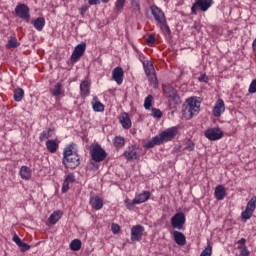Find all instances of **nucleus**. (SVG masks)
Here are the masks:
<instances>
[{
  "label": "nucleus",
  "mask_w": 256,
  "mask_h": 256,
  "mask_svg": "<svg viewBox=\"0 0 256 256\" xmlns=\"http://www.w3.org/2000/svg\"><path fill=\"white\" fill-rule=\"evenodd\" d=\"M200 109H201V106L186 107V110L190 115V119H193V117H195L196 115H199Z\"/></svg>",
  "instance_id": "34"
},
{
  "label": "nucleus",
  "mask_w": 256,
  "mask_h": 256,
  "mask_svg": "<svg viewBox=\"0 0 256 256\" xmlns=\"http://www.w3.org/2000/svg\"><path fill=\"white\" fill-rule=\"evenodd\" d=\"M248 92L251 94L256 93V79L252 80V82L250 83Z\"/></svg>",
  "instance_id": "46"
},
{
  "label": "nucleus",
  "mask_w": 256,
  "mask_h": 256,
  "mask_svg": "<svg viewBox=\"0 0 256 256\" xmlns=\"http://www.w3.org/2000/svg\"><path fill=\"white\" fill-rule=\"evenodd\" d=\"M256 209V196L252 197L246 205L245 211L242 212L241 217L244 221H249L253 217Z\"/></svg>",
  "instance_id": "4"
},
{
  "label": "nucleus",
  "mask_w": 256,
  "mask_h": 256,
  "mask_svg": "<svg viewBox=\"0 0 256 256\" xmlns=\"http://www.w3.org/2000/svg\"><path fill=\"white\" fill-rule=\"evenodd\" d=\"M185 213L178 212L171 218V226L173 229H178V231H181L185 225Z\"/></svg>",
  "instance_id": "9"
},
{
  "label": "nucleus",
  "mask_w": 256,
  "mask_h": 256,
  "mask_svg": "<svg viewBox=\"0 0 256 256\" xmlns=\"http://www.w3.org/2000/svg\"><path fill=\"white\" fill-rule=\"evenodd\" d=\"M23 97H25V91L23 90V88H17L14 91V101L19 103L20 101H23Z\"/></svg>",
  "instance_id": "33"
},
{
  "label": "nucleus",
  "mask_w": 256,
  "mask_h": 256,
  "mask_svg": "<svg viewBox=\"0 0 256 256\" xmlns=\"http://www.w3.org/2000/svg\"><path fill=\"white\" fill-rule=\"evenodd\" d=\"M19 175L24 181H29V179H31L32 177L31 168H29L28 166H22L20 168Z\"/></svg>",
  "instance_id": "24"
},
{
  "label": "nucleus",
  "mask_w": 256,
  "mask_h": 256,
  "mask_svg": "<svg viewBox=\"0 0 256 256\" xmlns=\"http://www.w3.org/2000/svg\"><path fill=\"white\" fill-rule=\"evenodd\" d=\"M15 13L19 19H23L24 21H29L31 17V9L27 4H18L15 7Z\"/></svg>",
  "instance_id": "5"
},
{
  "label": "nucleus",
  "mask_w": 256,
  "mask_h": 256,
  "mask_svg": "<svg viewBox=\"0 0 256 256\" xmlns=\"http://www.w3.org/2000/svg\"><path fill=\"white\" fill-rule=\"evenodd\" d=\"M194 149H195V143H193L192 141H189L186 146V151H194Z\"/></svg>",
  "instance_id": "53"
},
{
  "label": "nucleus",
  "mask_w": 256,
  "mask_h": 256,
  "mask_svg": "<svg viewBox=\"0 0 256 256\" xmlns=\"http://www.w3.org/2000/svg\"><path fill=\"white\" fill-rule=\"evenodd\" d=\"M81 240L79 239H74L70 243V249L71 251H79L81 249Z\"/></svg>",
  "instance_id": "35"
},
{
  "label": "nucleus",
  "mask_w": 256,
  "mask_h": 256,
  "mask_svg": "<svg viewBox=\"0 0 256 256\" xmlns=\"http://www.w3.org/2000/svg\"><path fill=\"white\" fill-rule=\"evenodd\" d=\"M238 249L240 251V256H249L251 255V252H249V249H247V246H238Z\"/></svg>",
  "instance_id": "43"
},
{
  "label": "nucleus",
  "mask_w": 256,
  "mask_h": 256,
  "mask_svg": "<svg viewBox=\"0 0 256 256\" xmlns=\"http://www.w3.org/2000/svg\"><path fill=\"white\" fill-rule=\"evenodd\" d=\"M149 199H151V192L143 191L134 198V203L141 205V203H145L146 201H149Z\"/></svg>",
  "instance_id": "20"
},
{
  "label": "nucleus",
  "mask_w": 256,
  "mask_h": 256,
  "mask_svg": "<svg viewBox=\"0 0 256 256\" xmlns=\"http://www.w3.org/2000/svg\"><path fill=\"white\" fill-rule=\"evenodd\" d=\"M131 6L134 11L141 13V4L139 3V0H131Z\"/></svg>",
  "instance_id": "41"
},
{
  "label": "nucleus",
  "mask_w": 256,
  "mask_h": 256,
  "mask_svg": "<svg viewBox=\"0 0 256 256\" xmlns=\"http://www.w3.org/2000/svg\"><path fill=\"white\" fill-rule=\"evenodd\" d=\"M177 136V127L168 128L158 135L154 136L150 141L146 142L144 147L146 149H153L155 145H163V143H167L169 141H173Z\"/></svg>",
  "instance_id": "1"
},
{
  "label": "nucleus",
  "mask_w": 256,
  "mask_h": 256,
  "mask_svg": "<svg viewBox=\"0 0 256 256\" xmlns=\"http://www.w3.org/2000/svg\"><path fill=\"white\" fill-rule=\"evenodd\" d=\"M187 107H201V102L197 100V98L192 97L187 99Z\"/></svg>",
  "instance_id": "37"
},
{
  "label": "nucleus",
  "mask_w": 256,
  "mask_h": 256,
  "mask_svg": "<svg viewBox=\"0 0 256 256\" xmlns=\"http://www.w3.org/2000/svg\"><path fill=\"white\" fill-rule=\"evenodd\" d=\"M152 105H153V96L148 95L144 100V108L145 109H151Z\"/></svg>",
  "instance_id": "38"
},
{
  "label": "nucleus",
  "mask_w": 256,
  "mask_h": 256,
  "mask_svg": "<svg viewBox=\"0 0 256 256\" xmlns=\"http://www.w3.org/2000/svg\"><path fill=\"white\" fill-rule=\"evenodd\" d=\"M50 93L53 97H59V95H65V91L63 90V83L58 82L54 86V89L50 90Z\"/></svg>",
  "instance_id": "28"
},
{
  "label": "nucleus",
  "mask_w": 256,
  "mask_h": 256,
  "mask_svg": "<svg viewBox=\"0 0 256 256\" xmlns=\"http://www.w3.org/2000/svg\"><path fill=\"white\" fill-rule=\"evenodd\" d=\"M66 183H75V174H73V173H69L67 176H66V178H65V180H64Z\"/></svg>",
  "instance_id": "48"
},
{
  "label": "nucleus",
  "mask_w": 256,
  "mask_h": 256,
  "mask_svg": "<svg viewBox=\"0 0 256 256\" xmlns=\"http://www.w3.org/2000/svg\"><path fill=\"white\" fill-rule=\"evenodd\" d=\"M145 232V227L141 225H136L131 228V241L139 242L143 239V233Z\"/></svg>",
  "instance_id": "12"
},
{
  "label": "nucleus",
  "mask_w": 256,
  "mask_h": 256,
  "mask_svg": "<svg viewBox=\"0 0 256 256\" xmlns=\"http://www.w3.org/2000/svg\"><path fill=\"white\" fill-rule=\"evenodd\" d=\"M89 203L95 211H101V209H103V199L99 196H91Z\"/></svg>",
  "instance_id": "17"
},
{
  "label": "nucleus",
  "mask_w": 256,
  "mask_h": 256,
  "mask_svg": "<svg viewBox=\"0 0 256 256\" xmlns=\"http://www.w3.org/2000/svg\"><path fill=\"white\" fill-rule=\"evenodd\" d=\"M92 109L93 111H95V113H103V111H105V105H103V103H101V101H99V98L97 96H95L92 99Z\"/></svg>",
  "instance_id": "23"
},
{
  "label": "nucleus",
  "mask_w": 256,
  "mask_h": 256,
  "mask_svg": "<svg viewBox=\"0 0 256 256\" xmlns=\"http://www.w3.org/2000/svg\"><path fill=\"white\" fill-rule=\"evenodd\" d=\"M19 247H20V251H21L22 253H25L26 251H29V249H31V245H29V244H27V243H25V242H22V243L19 245Z\"/></svg>",
  "instance_id": "47"
},
{
  "label": "nucleus",
  "mask_w": 256,
  "mask_h": 256,
  "mask_svg": "<svg viewBox=\"0 0 256 256\" xmlns=\"http://www.w3.org/2000/svg\"><path fill=\"white\" fill-rule=\"evenodd\" d=\"M119 121H120L123 129H131V126H132L131 118H129V114L127 112H123L120 115Z\"/></svg>",
  "instance_id": "22"
},
{
  "label": "nucleus",
  "mask_w": 256,
  "mask_h": 256,
  "mask_svg": "<svg viewBox=\"0 0 256 256\" xmlns=\"http://www.w3.org/2000/svg\"><path fill=\"white\" fill-rule=\"evenodd\" d=\"M123 68L121 67H116L112 71V78L113 80L117 83V85H122L123 84Z\"/></svg>",
  "instance_id": "16"
},
{
  "label": "nucleus",
  "mask_w": 256,
  "mask_h": 256,
  "mask_svg": "<svg viewBox=\"0 0 256 256\" xmlns=\"http://www.w3.org/2000/svg\"><path fill=\"white\" fill-rule=\"evenodd\" d=\"M62 163L66 169H77L81 165V160L79 155L68 156L67 158H62Z\"/></svg>",
  "instance_id": "10"
},
{
  "label": "nucleus",
  "mask_w": 256,
  "mask_h": 256,
  "mask_svg": "<svg viewBox=\"0 0 256 256\" xmlns=\"http://www.w3.org/2000/svg\"><path fill=\"white\" fill-rule=\"evenodd\" d=\"M111 231L112 233H114V235H117V233L121 231V227L119 226V224H112Z\"/></svg>",
  "instance_id": "49"
},
{
  "label": "nucleus",
  "mask_w": 256,
  "mask_h": 256,
  "mask_svg": "<svg viewBox=\"0 0 256 256\" xmlns=\"http://www.w3.org/2000/svg\"><path fill=\"white\" fill-rule=\"evenodd\" d=\"M244 243H247V240L245 238H241L238 240V245H243Z\"/></svg>",
  "instance_id": "56"
},
{
  "label": "nucleus",
  "mask_w": 256,
  "mask_h": 256,
  "mask_svg": "<svg viewBox=\"0 0 256 256\" xmlns=\"http://www.w3.org/2000/svg\"><path fill=\"white\" fill-rule=\"evenodd\" d=\"M151 14L154 17V20L156 21V26L158 25H164L165 21H167V18L165 17V13L161 11V8L153 5L150 7Z\"/></svg>",
  "instance_id": "7"
},
{
  "label": "nucleus",
  "mask_w": 256,
  "mask_h": 256,
  "mask_svg": "<svg viewBox=\"0 0 256 256\" xmlns=\"http://www.w3.org/2000/svg\"><path fill=\"white\" fill-rule=\"evenodd\" d=\"M80 93L83 97H89L91 95V83L87 80H83L80 84Z\"/></svg>",
  "instance_id": "21"
},
{
  "label": "nucleus",
  "mask_w": 256,
  "mask_h": 256,
  "mask_svg": "<svg viewBox=\"0 0 256 256\" xmlns=\"http://www.w3.org/2000/svg\"><path fill=\"white\" fill-rule=\"evenodd\" d=\"M46 149L49 151V153H57V150L59 149V143L53 139L47 140Z\"/></svg>",
  "instance_id": "27"
},
{
  "label": "nucleus",
  "mask_w": 256,
  "mask_h": 256,
  "mask_svg": "<svg viewBox=\"0 0 256 256\" xmlns=\"http://www.w3.org/2000/svg\"><path fill=\"white\" fill-rule=\"evenodd\" d=\"M87 11H89V6L83 5L81 7L80 13H81V15H85V13H87Z\"/></svg>",
  "instance_id": "55"
},
{
  "label": "nucleus",
  "mask_w": 256,
  "mask_h": 256,
  "mask_svg": "<svg viewBox=\"0 0 256 256\" xmlns=\"http://www.w3.org/2000/svg\"><path fill=\"white\" fill-rule=\"evenodd\" d=\"M114 147H123L125 145V138L123 136H116L113 140Z\"/></svg>",
  "instance_id": "36"
},
{
  "label": "nucleus",
  "mask_w": 256,
  "mask_h": 256,
  "mask_svg": "<svg viewBox=\"0 0 256 256\" xmlns=\"http://www.w3.org/2000/svg\"><path fill=\"white\" fill-rule=\"evenodd\" d=\"M198 81H200V83H207L209 76H207V74H201L200 77H198Z\"/></svg>",
  "instance_id": "51"
},
{
  "label": "nucleus",
  "mask_w": 256,
  "mask_h": 256,
  "mask_svg": "<svg viewBox=\"0 0 256 256\" xmlns=\"http://www.w3.org/2000/svg\"><path fill=\"white\" fill-rule=\"evenodd\" d=\"M213 255V246L210 244L201 252L200 256H211Z\"/></svg>",
  "instance_id": "40"
},
{
  "label": "nucleus",
  "mask_w": 256,
  "mask_h": 256,
  "mask_svg": "<svg viewBox=\"0 0 256 256\" xmlns=\"http://www.w3.org/2000/svg\"><path fill=\"white\" fill-rule=\"evenodd\" d=\"M87 49V44L85 42H82L80 44H78L72 54H71V62L72 63H77V61H79V59H81V57H83V55H85V51Z\"/></svg>",
  "instance_id": "6"
},
{
  "label": "nucleus",
  "mask_w": 256,
  "mask_h": 256,
  "mask_svg": "<svg viewBox=\"0 0 256 256\" xmlns=\"http://www.w3.org/2000/svg\"><path fill=\"white\" fill-rule=\"evenodd\" d=\"M127 0H116L115 2V10L116 11H123V8L125 7V3Z\"/></svg>",
  "instance_id": "39"
},
{
  "label": "nucleus",
  "mask_w": 256,
  "mask_h": 256,
  "mask_svg": "<svg viewBox=\"0 0 256 256\" xmlns=\"http://www.w3.org/2000/svg\"><path fill=\"white\" fill-rule=\"evenodd\" d=\"M63 213L61 211H54L48 218V223L50 225H56V223L61 219Z\"/></svg>",
  "instance_id": "29"
},
{
  "label": "nucleus",
  "mask_w": 256,
  "mask_h": 256,
  "mask_svg": "<svg viewBox=\"0 0 256 256\" xmlns=\"http://www.w3.org/2000/svg\"><path fill=\"white\" fill-rule=\"evenodd\" d=\"M212 5L213 0H195L191 7V12L193 15H197V11H202V13H205L206 11H209Z\"/></svg>",
  "instance_id": "3"
},
{
  "label": "nucleus",
  "mask_w": 256,
  "mask_h": 256,
  "mask_svg": "<svg viewBox=\"0 0 256 256\" xmlns=\"http://www.w3.org/2000/svg\"><path fill=\"white\" fill-rule=\"evenodd\" d=\"M152 117L161 119V117H163V112H161L158 108H152Z\"/></svg>",
  "instance_id": "44"
},
{
  "label": "nucleus",
  "mask_w": 256,
  "mask_h": 256,
  "mask_svg": "<svg viewBox=\"0 0 256 256\" xmlns=\"http://www.w3.org/2000/svg\"><path fill=\"white\" fill-rule=\"evenodd\" d=\"M55 135V130L53 128H48L47 130H44L39 135V140L41 142L46 141V139H49V137H53Z\"/></svg>",
  "instance_id": "30"
},
{
  "label": "nucleus",
  "mask_w": 256,
  "mask_h": 256,
  "mask_svg": "<svg viewBox=\"0 0 256 256\" xmlns=\"http://www.w3.org/2000/svg\"><path fill=\"white\" fill-rule=\"evenodd\" d=\"M127 209H129V211H133L135 205H137V203H135V199H133V201H130L129 198H127L125 201H124Z\"/></svg>",
  "instance_id": "42"
},
{
  "label": "nucleus",
  "mask_w": 256,
  "mask_h": 256,
  "mask_svg": "<svg viewBox=\"0 0 256 256\" xmlns=\"http://www.w3.org/2000/svg\"><path fill=\"white\" fill-rule=\"evenodd\" d=\"M204 135L209 141H219V139H223V131L220 128H209L205 131Z\"/></svg>",
  "instance_id": "11"
},
{
  "label": "nucleus",
  "mask_w": 256,
  "mask_h": 256,
  "mask_svg": "<svg viewBox=\"0 0 256 256\" xmlns=\"http://www.w3.org/2000/svg\"><path fill=\"white\" fill-rule=\"evenodd\" d=\"M163 91L165 95L168 97V99H171V101H174V103H178L179 101H181V98L177 94V90H175L173 86L165 85Z\"/></svg>",
  "instance_id": "13"
},
{
  "label": "nucleus",
  "mask_w": 256,
  "mask_h": 256,
  "mask_svg": "<svg viewBox=\"0 0 256 256\" xmlns=\"http://www.w3.org/2000/svg\"><path fill=\"white\" fill-rule=\"evenodd\" d=\"M172 235L175 243L177 245H180V247H183V245L187 243V238L185 237V234H183L182 232L174 230Z\"/></svg>",
  "instance_id": "18"
},
{
  "label": "nucleus",
  "mask_w": 256,
  "mask_h": 256,
  "mask_svg": "<svg viewBox=\"0 0 256 256\" xmlns=\"http://www.w3.org/2000/svg\"><path fill=\"white\" fill-rule=\"evenodd\" d=\"M12 241H14V243H16L18 247L21 245V243H23V241L21 240V238H19V236H17V234L13 236Z\"/></svg>",
  "instance_id": "52"
},
{
  "label": "nucleus",
  "mask_w": 256,
  "mask_h": 256,
  "mask_svg": "<svg viewBox=\"0 0 256 256\" xmlns=\"http://www.w3.org/2000/svg\"><path fill=\"white\" fill-rule=\"evenodd\" d=\"M31 25H33L36 31H43V28L45 27V18L38 17L31 21Z\"/></svg>",
  "instance_id": "25"
},
{
  "label": "nucleus",
  "mask_w": 256,
  "mask_h": 256,
  "mask_svg": "<svg viewBox=\"0 0 256 256\" xmlns=\"http://www.w3.org/2000/svg\"><path fill=\"white\" fill-rule=\"evenodd\" d=\"M77 155V152L75 151V144H69L67 145L63 150V159L67 157H73Z\"/></svg>",
  "instance_id": "26"
},
{
  "label": "nucleus",
  "mask_w": 256,
  "mask_h": 256,
  "mask_svg": "<svg viewBox=\"0 0 256 256\" xmlns=\"http://www.w3.org/2000/svg\"><path fill=\"white\" fill-rule=\"evenodd\" d=\"M101 3H109V0H88V5H101Z\"/></svg>",
  "instance_id": "45"
},
{
  "label": "nucleus",
  "mask_w": 256,
  "mask_h": 256,
  "mask_svg": "<svg viewBox=\"0 0 256 256\" xmlns=\"http://www.w3.org/2000/svg\"><path fill=\"white\" fill-rule=\"evenodd\" d=\"M214 197L217 199V201H223V199L227 197V190H225V186L223 185L216 186L214 191Z\"/></svg>",
  "instance_id": "19"
},
{
  "label": "nucleus",
  "mask_w": 256,
  "mask_h": 256,
  "mask_svg": "<svg viewBox=\"0 0 256 256\" xmlns=\"http://www.w3.org/2000/svg\"><path fill=\"white\" fill-rule=\"evenodd\" d=\"M223 113H225V102L223 99H218L213 108V115L214 117H219L220 115H223Z\"/></svg>",
  "instance_id": "15"
},
{
  "label": "nucleus",
  "mask_w": 256,
  "mask_h": 256,
  "mask_svg": "<svg viewBox=\"0 0 256 256\" xmlns=\"http://www.w3.org/2000/svg\"><path fill=\"white\" fill-rule=\"evenodd\" d=\"M21 43L17 41V37L11 36L6 44V49H17Z\"/></svg>",
  "instance_id": "32"
},
{
  "label": "nucleus",
  "mask_w": 256,
  "mask_h": 256,
  "mask_svg": "<svg viewBox=\"0 0 256 256\" xmlns=\"http://www.w3.org/2000/svg\"><path fill=\"white\" fill-rule=\"evenodd\" d=\"M252 49L253 51H256V39L252 43Z\"/></svg>",
  "instance_id": "57"
},
{
  "label": "nucleus",
  "mask_w": 256,
  "mask_h": 256,
  "mask_svg": "<svg viewBox=\"0 0 256 256\" xmlns=\"http://www.w3.org/2000/svg\"><path fill=\"white\" fill-rule=\"evenodd\" d=\"M124 157L126 161H137V159L141 158L139 148L136 145L128 146L124 151Z\"/></svg>",
  "instance_id": "8"
},
{
  "label": "nucleus",
  "mask_w": 256,
  "mask_h": 256,
  "mask_svg": "<svg viewBox=\"0 0 256 256\" xmlns=\"http://www.w3.org/2000/svg\"><path fill=\"white\" fill-rule=\"evenodd\" d=\"M157 27H159V29L168 39H171L173 37L171 34V28H169V25L167 24V20H165L164 24H159Z\"/></svg>",
  "instance_id": "31"
},
{
  "label": "nucleus",
  "mask_w": 256,
  "mask_h": 256,
  "mask_svg": "<svg viewBox=\"0 0 256 256\" xmlns=\"http://www.w3.org/2000/svg\"><path fill=\"white\" fill-rule=\"evenodd\" d=\"M143 65H144V71L146 75L148 77H151L150 81H152V83H155V85H157V76H155V68L153 67V63L146 62Z\"/></svg>",
  "instance_id": "14"
},
{
  "label": "nucleus",
  "mask_w": 256,
  "mask_h": 256,
  "mask_svg": "<svg viewBox=\"0 0 256 256\" xmlns=\"http://www.w3.org/2000/svg\"><path fill=\"white\" fill-rule=\"evenodd\" d=\"M90 165H92L91 170L97 171L99 169V163L107 159V152L101 145L93 144L90 146Z\"/></svg>",
  "instance_id": "2"
},
{
  "label": "nucleus",
  "mask_w": 256,
  "mask_h": 256,
  "mask_svg": "<svg viewBox=\"0 0 256 256\" xmlns=\"http://www.w3.org/2000/svg\"><path fill=\"white\" fill-rule=\"evenodd\" d=\"M67 191H69V182H63V185H62V193H67Z\"/></svg>",
  "instance_id": "54"
},
{
  "label": "nucleus",
  "mask_w": 256,
  "mask_h": 256,
  "mask_svg": "<svg viewBox=\"0 0 256 256\" xmlns=\"http://www.w3.org/2000/svg\"><path fill=\"white\" fill-rule=\"evenodd\" d=\"M146 43L148 45H155V35L150 34L148 38L146 39Z\"/></svg>",
  "instance_id": "50"
}]
</instances>
